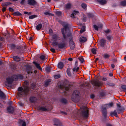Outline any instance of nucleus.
<instances>
[{
	"label": "nucleus",
	"mask_w": 126,
	"mask_h": 126,
	"mask_svg": "<svg viewBox=\"0 0 126 126\" xmlns=\"http://www.w3.org/2000/svg\"><path fill=\"white\" fill-rule=\"evenodd\" d=\"M13 81V79L12 78H7L6 81L8 84V86H11L12 85V83Z\"/></svg>",
	"instance_id": "9"
},
{
	"label": "nucleus",
	"mask_w": 126,
	"mask_h": 126,
	"mask_svg": "<svg viewBox=\"0 0 126 126\" xmlns=\"http://www.w3.org/2000/svg\"><path fill=\"white\" fill-rule=\"evenodd\" d=\"M62 26L64 28L61 29L62 33L63 34V37L65 40L66 39V36L64 32V31H66L69 29V24L67 23L63 22L62 23Z\"/></svg>",
	"instance_id": "4"
},
{
	"label": "nucleus",
	"mask_w": 126,
	"mask_h": 126,
	"mask_svg": "<svg viewBox=\"0 0 126 126\" xmlns=\"http://www.w3.org/2000/svg\"><path fill=\"white\" fill-rule=\"evenodd\" d=\"M11 47L12 49H14L16 47V46L14 44H12L11 45Z\"/></svg>",
	"instance_id": "52"
},
{
	"label": "nucleus",
	"mask_w": 126,
	"mask_h": 126,
	"mask_svg": "<svg viewBox=\"0 0 126 126\" xmlns=\"http://www.w3.org/2000/svg\"><path fill=\"white\" fill-rule=\"evenodd\" d=\"M45 58V56L44 55H42L40 56V58L42 60H44Z\"/></svg>",
	"instance_id": "62"
},
{
	"label": "nucleus",
	"mask_w": 126,
	"mask_h": 126,
	"mask_svg": "<svg viewBox=\"0 0 126 126\" xmlns=\"http://www.w3.org/2000/svg\"><path fill=\"white\" fill-rule=\"evenodd\" d=\"M121 6H126V1L124 0L121 1L120 3Z\"/></svg>",
	"instance_id": "37"
},
{
	"label": "nucleus",
	"mask_w": 126,
	"mask_h": 126,
	"mask_svg": "<svg viewBox=\"0 0 126 126\" xmlns=\"http://www.w3.org/2000/svg\"><path fill=\"white\" fill-rule=\"evenodd\" d=\"M37 16L36 15H33L30 16L29 17V18L30 19H32L36 17Z\"/></svg>",
	"instance_id": "47"
},
{
	"label": "nucleus",
	"mask_w": 126,
	"mask_h": 126,
	"mask_svg": "<svg viewBox=\"0 0 126 126\" xmlns=\"http://www.w3.org/2000/svg\"><path fill=\"white\" fill-rule=\"evenodd\" d=\"M60 77V76L59 75H56L54 76V78L55 79H57Z\"/></svg>",
	"instance_id": "59"
},
{
	"label": "nucleus",
	"mask_w": 126,
	"mask_h": 126,
	"mask_svg": "<svg viewBox=\"0 0 126 126\" xmlns=\"http://www.w3.org/2000/svg\"><path fill=\"white\" fill-rule=\"evenodd\" d=\"M106 107L105 106H103L102 107V111H107Z\"/></svg>",
	"instance_id": "61"
},
{
	"label": "nucleus",
	"mask_w": 126,
	"mask_h": 126,
	"mask_svg": "<svg viewBox=\"0 0 126 126\" xmlns=\"http://www.w3.org/2000/svg\"><path fill=\"white\" fill-rule=\"evenodd\" d=\"M30 100L31 103H34L36 102L37 99L35 97H30Z\"/></svg>",
	"instance_id": "15"
},
{
	"label": "nucleus",
	"mask_w": 126,
	"mask_h": 126,
	"mask_svg": "<svg viewBox=\"0 0 126 126\" xmlns=\"http://www.w3.org/2000/svg\"><path fill=\"white\" fill-rule=\"evenodd\" d=\"M107 84L108 85H109L111 86H114L115 85L114 84L112 83H111L110 82H108L107 83Z\"/></svg>",
	"instance_id": "46"
},
{
	"label": "nucleus",
	"mask_w": 126,
	"mask_h": 126,
	"mask_svg": "<svg viewBox=\"0 0 126 126\" xmlns=\"http://www.w3.org/2000/svg\"><path fill=\"white\" fill-rule=\"evenodd\" d=\"M11 78L13 79V81H16L18 79L17 75H13Z\"/></svg>",
	"instance_id": "28"
},
{
	"label": "nucleus",
	"mask_w": 126,
	"mask_h": 126,
	"mask_svg": "<svg viewBox=\"0 0 126 126\" xmlns=\"http://www.w3.org/2000/svg\"><path fill=\"white\" fill-rule=\"evenodd\" d=\"M112 37V36L111 35L107 36H106V38H107V39L109 41H110Z\"/></svg>",
	"instance_id": "44"
},
{
	"label": "nucleus",
	"mask_w": 126,
	"mask_h": 126,
	"mask_svg": "<svg viewBox=\"0 0 126 126\" xmlns=\"http://www.w3.org/2000/svg\"><path fill=\"white\" fill-rule=\"evenodd\" d=\"M3 8L2 11L3 12H4L6 11V7L4 6H2Z\"/></svg>",
	"instance_id": "64"
},
{
	"label": "nucleus",
	"mask_w": 126,
	"mask_h": 126,
	"mask_svg": "<svg viewBox=\"0 0 126 126\" xmlns=\"http://www.w3.org/2000/svg\"><path fill=\"white\" fill-rule=\"evenodd\" d=\"M30 90V88L27 86H25L24 88L21 87H19L18 89L17 94L19 96L24 95H27L28 94Z\"/></svg>",
	"instance_id": "1"
},
{
	"label": "nucleus",
	"mask_w": 126,
	"mask_h": 126,
	"mask_svg": "<svg viewBox=\"0 0 126 126\" xmlns=\"http://www.w3.org/2000/svg\"><path fill=\"white\" fill-rule=\"evenodd\" d=\"M18 123L21 125V126H26V122L22 119H19L18 122Z\"/></svg>",
	"instance_id": "12"
},
{
	"label": "nucleus",
	"mask_w": 126,
	"mask_h": 126,
	"mask_svg": "<svg viewBox=\"0 0 126 126\" xmlns=\"http://www.w3.org/2000/svg\"><path fill=\"white\" fill-rule=\"evenodd\" d=\"M67 73L68 74V75L70 76H71V73L70 72V69L69 68H68L67 69V71H66Z\"/></svg>",
	"instance_id": "40"
},
{
	"label": "nucleus",
	"mask_w": 126,
	"mask_h": 126,
	"mask_svg": "<svg viewBox=\"0 0 126 126\" xmlns=\"http://www.w3.org/2000/svg\"><path fill=\"white\" fill-rule=\"evenodd\" d=\"M100 97H103L105 95V94L104 92H101L100 93Z\"/></svg>",
	"instance_id": "50"
},
{
	"label": "nucleus",
	"mask_w": 126,
	"mask_h": 126,
	"mask_svg": "<svg viewBox=\"0 0 126 126\" xmlns=\"http://www.w3.org/2000/svg\"><path fill=\"white\" fill-rule=\"evenodd\" d=\"M121 88L122 89L124 90V91H125L126 90V85H122L121 86Z\"/></svg>",
	"instance_id": "54"
},
{
	"label": "nucleus",
	"mask_w": 126,
	"mask_h": 126,
	"mask_svg": "<svg viewBox=\"0 0 126 126\" xmlns=\"http://www.w3.org/2000/svg\"><path fill=\"white\" fill-rule=\"evenodd\" d=\"M87 40V39L86 37H81L80 38V41L82 43H84Z\"/></svg>",
	"instance_id": "20"
},
{
	"label": "nucleus",
	"mask_w": 126,
	"mask_h": 126,
	"mask_svg": "<svg viewBox=\"0 0 126 126\" xmlns=\"http://www.w3.org/2000/svg\"><path fill=\"white\" fill-rule=\"evenodd\" d=\"M80 97L79 92L77 90H75L72 95V100L75 102H77L79 101Z\"/></svg>",
	"instance_id": "2"
},
{
	"label": "nucleus",
	"mask_w": 126,
	"mask_h": 126,
	"mask_svg": "<svg viewBox=\"0 0 126 126\" xmlns=\"http://www.w3.org/2000/svg\"><path fill=\"white\" fill-rule=\"evenodd\" d=\"M44 14L46 15H48L49 16H54V14H51L50 13H49L47 12H45L44 13Z\"/></svg>",
	"instance_id": "42"
},
{
	"label": "nucleus",
	"mask_w": 126,
	"mask_h": 126,
	"mask_svg": "<svg viewBox=\"0 0 126 126\" xmlns=\"http://www.w3.org/2000/svg\"><path fill=\"white\" fill-rule=\"evenodd\" d=\"M71 4L70 3H68L65 5L64 8L65 9H69L71 8Z\"/></svg>",
	"instance_id": "31"
},
{
	"label": "nucleus",
	"mask_w": 126,
	"mask_h": 126,
	"mask_svg": "<svg viewBox=\"0 0 126 126\" xmlns=\"http://www.w3.org/2000/svg\"><path fill=\"white\" fill-rule=\"evenodd\" d=\"M102 113L103 115L104 116L105 118H106L107 117V111H102Z\"/></svg>",
	"instance_id": "35"
},
{
	"label": "nucleus",
	"mask_w": 126,
	"mask_h": 126,
	"mask_svg": "<svg viewBox=\"0 0 126 126\" xmlns=\"http://www.w3.org/2000/svg\"><path fill=\"white\" fill-rule=\"evenodd\" d=\"M33 63L36 66V67L39 69L40 70H42V68L40 66L39 64L38 63H37L35 62H33Z\"/></svg>",
	"instance_id": "24"
},
{
	"label": "nucleus",
	"mask_w": 126,
	"mask_h": 126,
	"mask_svg": "<svg viewBox=\"0 0 126 126\" xmlns=\"http://www.w3.org/2000/svg\"><path fill=\"white\" fill-rule=\"evenodd\" d=\"M79 67H77V68H76V67H75L73 69V70L74 72L75 71L77 72L79 70Z\"/></svg>",
	"instance_id": "58"
},
{
	"label": "nucleus",
	"mask_w": 126,
	"mask_h": 126,
	"mask_svg": "<svg viewBox=\"0 0 126 126\" xmlns=\"http://www.w3.org/2000/svg\"><path fill=\"white\" fill-rule=\"evenodd\" d=\"M93 27H94V28L95 30L97 31H98V27L96 25H93Z\"/></svg>",
	"instance_id": "55"
},
{
	"label": "nucleus",
	"mask_w": 126,
	"mask_h": 126,
	"mask_svg": "<svg viewBox=\"0 0 126 126\" xmlns=\"http://www.w3.org/2000/svg\"><path fill=\"white\" fill-rule=\"evenodd\" d=\"M96 50L94 48H92L91 50V51L92 53L94 54H96Z\"/></svg>",
	"instance_id": "49"
},
{
	"label": "nucleus",
	"mask_w": 126,
	"mask_h": 126,
	"mask_svg": "<svg viewBox=\"0 0 126 126\" xmlns=\"http://www.w3.org/2000/svg\"><path fill=\"white\" fill-rule=\"evenodd\" d=\"M100 4L102 5H104L107 3V1L105 0H97Z\"/></svg>",
	"instance_id": "18"
},
{
	"label": "nucleus",
	"mask_w": 126,
	"mask_h": 126,
	"mask_svg": "<svg viewBox=\"0 0 126 126\" xmlns=\"http://www.w3.org/2000/svg\"><path fill=\"white\" fill-rule=\"evenodd\" d=\"M88 16L89 18H92L94 16V15L93 13H88Z\"/></svg>",
	"instance_id": "45"
},
{
	"label": "nucleus",
	"mask_w": 126,
	"mask_h": 126,
	"mask_svg": "<svg viewBox=\"0 0 126 126\" xmlns=\"http://www.w3.org/2000/svg\"><path fill=\"white\" fill-rule=\"evenodd\" d=\"M103 56L104 58L107 59L109 58L110 57V56L108 54H106L103 55Z\"/></svg>",
	"instance_id": "48"
},
{
	"label": "nucleus",
	"mask_w": 126,
	"mask_h": 126,
	"mask_svg": "<svg viewBox=\"0 0 126 126\" xmlns=\"http://www.w3.org/2000/svg\"><path fill=\"white\" fill-rule=\"evenodd\" d=\"M42 26V25L41 24H38L36 27V29L37 30L39 31L41 29Z\"/></svg>",
	"instance_id": "32"
},
{
	"label": "nucleus",
	"mask_w": 126,
	"mask_h": 126,
	"mask_svg": "<svg viewBox=\"0 0 126 126\" xmlns=\"http://www.w3.org/2000/svg\"><path fill=\"white\" fill-rule=\"evenodd\" d=\"M81 5L82 8L84 9L86 8L87 7V5L84 3H82Z\"/></svg>",
	"instance_id": "53"
},
{
	"label": "nucleus",
	"mask_w": 126,
	"mask_h": 126,
	"mask_svg": "<svg viewBox=\"0 0 126 126\" xmlns=\"http://www.w3.org/2000/svg\"><path fill=\"white\" fill-rule=\"evenodd\" d=\"M69 43L70 49L72 50H74L75 48V44L74 43L73 41L72 38L70 40Z\"/></svg>",
	"instance_id": "8"
},
{
	"label": "nucleus",
	"mask_w": 126,
	"mask_h": 126,
	"mask_svg": "<svg viewBox=\"0 0 126 126\" xmlns=\"http://www.w3.org/2000/svg\"><path fill=\"white\" fill-rule=\"evenodd\" d=\"M16 49H18L20 50H21V51L19 52L20 54H21V50H23V47L19 46H16Z\"/></svg>",
	"instance_id": "33"
},
{
	"label": "nucleus",
	"mask_w": 126,
	"mask_h": 126,
	"mask_svg": "<svg viewBox=\"0 0 126 126\" xmlns=\"http://www.w3.org/2000/svg\"><path fill=\"white\" fill-rule=\"evenodd\" d=\"M56 14L58 16H61L62 14V12L59 11H57L55 12Z\"/></svg>",
	"instance_id": "43"
},
{
	"label": "nucleus",
	"mask_w": 126,
	"mask_h": 126,
	"mask_svg": "<svg viewBox=\"0 0 126 126\" xmlns=\"http://www.w3.org/2000/svg\"><path fill=\"white\" fill-rule=\"evenodd\" d=\"M13 58L14 59V60L16 62H18L20 61V58L17 56H14Z\"/></svg>",
	"instance_id": "19"
},
{
	"label": "nucleus",
	"mask_w": 126,
	"mask_h": 126,
	"mask_svg": "<svg viewBox=\"0 0 126 126\" xmlns=\"http://www.w3.org/2000/svg\"><path fill=\"white\" fill-rule=\"evenodd\" d=\"M125 110V108L123 107H122L120 108H117V111L118 114H120L123 112Z\"/></svg>",
	"instance_id": "16"
},
{
	"label": "nucleus",
	"mask_w": 126,
	"mask_h": 126,
	"mask_svg": "<svg viewBox=\"0 0 126 126\" xmlns=\"http://www.w3.org/2000/svg\"><path fill=\"white\" fill-rule=\"evenodd\" d=\"M63 62H61L58 63V67L59 68L62 69L63 67Z\"/></svg>",
	"instance_id": "26"
},
{
	"label": "nucleus",
	"mask_w": 126,
	"mask_h": 126,
	"mask_svg": "<svg viewBox=\"0 0 126 126\" xmlns=\"http://www.w3.org/2000/svg\"><path fill=\"white\" fill-rule=\"evenodd\" d=\"M66 40V39L65 40L64 39L63 42L59 43V45L58 48L59 49H65L66 48V46L67 45V43L65 42Z\"/></svg>",
	"instance_id": "7"
},
{
	"label": "nucleus",
	"mask_w": 126,
	"mask_h": 126,
	"mask_svg": "<svg viewBox=\"0 0 126 126\" xmlns=\"http://www.w3.org/2000/svg\"><path fill=\"white\" fill-rule=\"evenodd\" d=\"M0 97L3 99H5L6 98V96L4 93L0 90Z\"/></svg>",
	"instance_id": "22"
},
{
	"label": "nucleus",
	"mask_w": 126,
	"mask_h": 126,
	"mask_svg": "<svg viewBox=\"0 0 126 126\" xmlns=\"http://www.w3.org/2000/svg\"><path fill=\"white\" fill-rule=\"evenodd\" d=\"M78 58L81 63H83L84 62V59L83 58L80 57Z\"/></svg>",
	"instance_id": "60"
},
{
	"label": "nucleus",
	"mask_w": 126,
	"mask_h": 126,
	"mask_svg": "<svg viewBox=\"0 0 126 126\" xmlns=\"http://www.w3.org/2000/svg\"><path fill=\"white\" fill-rule=\"evenodd\" d=\"M45 70L47 72H49L50 71V69L49 67H47L45 68Z\"/></svg>",
	"instance_id": "51"
},
{
	"label": "nucleus",
	"mask_w": 126,
	"mask_h": 126,
	"mask_svg": "<svg viewBox=\"0 0 126 126\" xmlns=\"http://www.w3.org/2000/svg\"><path fill=\"white\" fill-rule=\"evenodd\" d=\"M18 77V79H23V76L21 75H17Z\"/></svg>",
	"instance_id": "56"
},
{
	"label": "nucleus",
	"mask_w": 126,
	"mask_h": 126,
	"mask_svg": "<svg viewBox=\"0 0 126 126\" xmlns=\"http://www.w3.org/2000/svg\"><path fill=\"white\" fill-rule=\"evenodd\" d=\"M54 121L55 123L54 124V125L58 126H60L61 124V123L60 121L57 119H55Z\"/></svg>",
	"instance_id": "17"
},
{
	"label": "nucleus",
	"mask_w": 126,
	"mask_h": 126,
	"mask_svg": "<svg viewBox=\"0 0 126 126\" xmlns=\"http://www.w3.org/2000/svg\"><path fill=\"white\" fill-rule=\"evenodd\" d=\"M12 4V3L11 2H6L2 3V6H7L10 4Z\"/></svg>",
	"instance_id": "34"
},
{
	"label": "nucleus",
	"mask_w": 126,
	"mask_h": 126,
	"mask_svg": "<svg viewBox=\"0 0 126 126\" xmlns=\"http://www.w3.org/2000/svg\"><path fill=\"white\" fill-rule=\"evenodd\" d=\"M51 81V79H49L47 81H46L45 83V86H47L48 85L49 83Z\"/></svg>",
	"instance_id": "38"
},
{
	"label": "nucleus",
	"mask_w": 126,
	"mask_h": 126,
	"mask_svg": "<svg viewBox=\"0 0 126 126\" xmlns=\"http://www.w3.org/2000/svg\"><path fill=\"white\" fill-rule=\"evenodd\" d=\"M61 102L62 103L66 104L67 103V100L64 98H62L61 99Z\"/></svg>",
	"instance_id": "30"
},
{
	"label": "nucleus",
	"mask_w": 126,
	"mask_h": 126,
	"mask_svg": "<svg viewBox=\"0 0 126 126\" xmlns=\"http://www.w3.org/2000/svg\"><path fill=\"white\" fill-rule=\"evenodd\" d=\"M32 68L31 67L29 66H28L26 67V70L27 71V73L29 74L31 73V70ZM31 73H32V72H31Z\"/></svg>",
	"instance_id": "23"
},
{
	"label": "nucleus",
	"mask_w": 126,
	"mask_h": 126,
	"mask_svg": "<svg viewBox=\"0 0 126 126\" xmlns=\"http://www.w3.org/2000/svg\"><path fill=\"white\" fill-rule=\"evenodd\" d=\"M91 83L93 86L96 88H101L103 85L101 81L97 79H94L91 81Z\"/></svg>",
	"instance_id": "5"
},
{
	"label": "nucleus",
	"mask_w": 126,
	"mask_h": 126,
	"mask_svg": "<svg viewBox=\"0 0 126 126\" xmlns=\"http://www.w3.org/2000/svg\"><path fill=\"white\" fill-rule=\"evenodd\" d=\"M58 35L56 34H54L53 35L52 38L54 40L53 41H57L58 39Z\"/></svg>",
	"instance_id": "27"
},
{
	"label": "nucleus",
	"mask_w": 126,
	"mask_h": 126,
	"mask_svg": "<svg viewBox=\"0 0 126 126\" xmlns=\"http://www.w3.org/2000/svg\"><path fill=\"white\" fill-rule=\"evenodd\" d=\"M110 115L112 117L113 116V115L115 116L116 117H117L118 115H117V113L116 110H115L113 112H111L110 113Z\"/></svg>",
	"instance_id": "21"
},
{
	"label": "nucleus",
	"mask_w": 126,
	"mask_h": 126,
	"mask_svg": "<svg viewBox=\"0 0 126 126\" xmlns=\"http://www.w3.org/2000/svg\"><path fill=\"white\" fill-rule=\"evenodd\" d=\"M59 43L58 42H56V41H53L52 42V45L54 46H56L58 45V47H59Z\"/></svg>",
	"instance_id": "39"
},
{
	"label": "nucleus",
	"mask_w": 126,
	"mask_h": 126,
	"mask_svg": "<svg viewBox=\"0 0 126 126\" xmlns=\"http://www.w3.org/2000/svg\"><path fill=\"white\" fill-rule=\"evenodd\" d=\"M9 10L10 12H13L14 11V10L11 7H9Z\"/></svg>",
	"instance_id": "63"
},
{
	"label": "nucleus",
	"mask_w": 126,
	"mask_h": 126,
	"mask_svg": "<svg viewBox=\"0 0 126 126\" xmlns=\"http://www.w3.org/2000/svg\"><path fill=\"white\" fill-rule=\"evenodd\" d=\"M36 86V84L34 83H33L31 84V88L33 89Z\"/></svg>",
	"instance_id": "41"
},
{
	"label": "nucleus",
	"mask_w": 126,
	"mask_h": 126,
	"mask_svg": "<svg viewBox=\"0 0 126 126\" xmlns=\"http://www.w3.org/2000/svg\"><path fill=\"white\" fill-rule=\"evenodd\" d=\"M7 110L9 113H13L14 112V109L13 107L9 106L7 108Z\"/></svg>",
	"instance_id": "11"
},
{
	"label": "nucleus",
	"mask_w": 126,
	"mask_h": 126,
	"mask_svg": "<svg viewBox=\"0 0 126 126\" xmlns=\"http://www.w3.org/2000/svg\"><path fill=\"white\" fill-rule=\"evenodd\" d=\"M89 112V110L88 108L87 107H85L81 111V114L83 117L87 118L88 117Z\"/></svg>",
	"instance_id": "6"
},
{
	"label": "nucleus",
	"mask_w": 126,
	"mask_h": 126,
	"mask_svg": "<svg viewBox=\"0 0 126 126\" xmlns=\"http://www.w3.org/2000/svg\"><path fill=\"white\" fill-rule=\"evenodd\" d=\"M79 13V12L78 11H74L73 13L71 15V17L72 18H75V17L74 16V15H76L77 13Z\"/></svg>",
	"instance_id": "36"
},
{
	"label": "nucleus",
	"mask_w": 126,
	"mask_h": 126,
	"mask_svg": "<svg viewBox=\"0 0 126 126\" xmlns=\"http://www.w3.org/2000/svg\"><path fill=\"white\" fill-rule=\"evenodd\" d=\"M106 41L104 39H101L100 41V45L102 47H104L105 45Z\"/></svg>",
	"instance_id": "13"
},
{
	"label": "nucleus",
	"mask_w": 126,
	"mask_h": 126,
	"mask_svg": "<svg viewBox=\"0 0 126 126\" xmlns=\"http://www.w3.org/2000/svg\"><path fill=\"white\" fill-rule=\"evenodd\" d=\"M12 15L14 16H20L22 15V14L18 11L14 12Z\"/></svg>",
	"instance_id": "25"
},
{
	"label": "nucleus",
	"mask_w": 126,
	"mask_h": 126,
	"mask_svg": "<svg viewBox=\"0 0 126 126\" xmlns=\"http://www.w3.org/2000/svg\"><path fill=\"white\" fill-rule=\"evenodd\" d=\"M37 109L40 110H41L44 111H46L49 110L47 109L46 108L40 106L37 108Z\"/></svg>",
	"instance_id": "14"
},
{
	"label": "nucleus",
	"mask_w": 126,
	"mask_h": 126,
	"mask_svg": "<svg viewBox=\"0 0 126 126\" xmlns=\"http://www.w3.org/2000/svg\"><path fill=\"white\" fill-rule=\"evenodd\" d=\"M85 31V26H84L83 25L82 26V27L81 29V30L80 31V33H82L84 32Z\"/></svg>",
	"instance_id": "29"
},
{
	"label": "nucleus",
	"mask_w": 126,
	"mask_h": 126,
	"mask_svg": "<svg viewBox=\"0 0 126 126\" xmlns=\"http://www.w3.org/2000/svg\"><path fill=\"white\" fill-rule=\"evenodd\" d=\"M28 4L30 5H33L36 4L37 2L34 0H28Z\"/></svg>",
	"instance_id": "10"
},
{
	"label": "nucleus",
	"mask_w": 126,
	"mask_h": 126,
	"mask_svg": "<svg viewBox=\"0 0 126 126\" xmlns=\"http://www.w3.org/2000/svg\"><path fill=\"white\" fill-rule=\"evenodd\" d=\"M73 86L72 84H69L68 86L65 87L64 86L63 84H60V85L59 84L58 85V88L61 89L60 90V92L62 93H63L64 94L66 93V92L63 90L64 89L65 91H68Z\"/></svg>",
	"instance_id": "3"
},
{
	"label": "nucleus",
	"mask_w": 126,
	"mask_h": 126,
	"mask_svg": "<svg viewBox=\"0 0 126 126\" xmlns=\"http://www.w3.org/2000/svg\"><path fill=\"white\" fill-rule=\"evenodd\" d=\"M111 31L110 29H108L107 30H104V32H105L107 34H108Z\"/></svg>",
	"instance_id": "57"
}]
</instances>
